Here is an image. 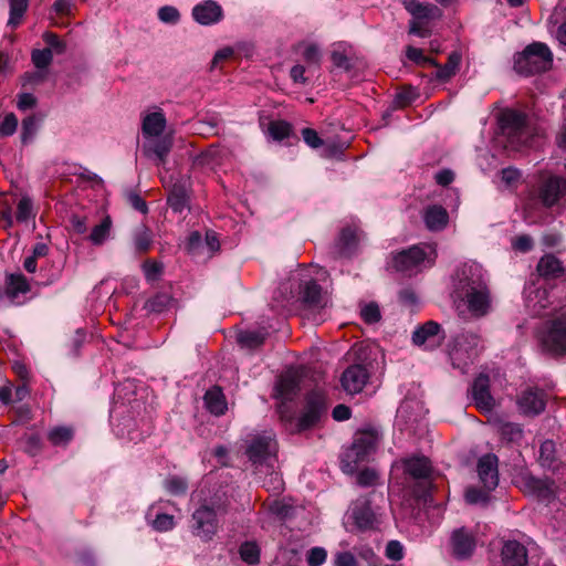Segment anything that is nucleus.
I'll return each instance as SVG.
<instances>
[{"instance_id":"nucleus-1","label":"nucleus","mask_w":566,"mask_h":566,"mask_svg":"<svg viewBox=\"0 0 566 566\" xmlns=\"http://www.w3.org/2000/svg\"><path fill=\"white\" fill-rule=\"evenodd\" d=\"M453 293L461 314L480 318L492 308V296L486 271L481 264L468 261L457 268L453 277Z\"/></svg>"},{"instance_id":"nucleus-2","label":"nucleus","mask_w":566,"mask_h":566,"mask_svg":"<svg viewBox=\"0 0 566 566\" xmlns=\"http://www.w3.org/2000/svg\"><path fill=\"white\" fill-rule=\"evenodd\" d=\"M226 513V502L214 495L203 499L191 515V532L200 539L208 542L217 534L219 516Z\"/></svg>"},{"instance_id":"nucleus-3","label":"nucleus","mask_w":566,"mask_h":566,"mask_svg":"<svg viewBox=\"0 0 566 566\" xmlns=\"http://www.w3.org/2000/svg\"><path fill=\"white\" fill-rule=\"evenodd\" d=\"M378 441L377 431H358L354 437L352 447L342 457L343 472L347 474L355 473L363 462L368 461L370 454L376 450Z\"/></svg>"},{"instance_id":"nucleus-4","label":"nucleus","mask_w":566,"mask_h":566,"mask_svg":"<svg viewBox=\"0 0 566 566\" xmlns=\"http://www.w3.org/2000/svg\"><path fill=\"white\" fill-rule=\"evenodd\" d=\"M553 53L549 48L541 42H534L517 53L514 59V69L522 75H533L551 69Z\"/></svg>"},{"instance_id":"nucleus-5","label":"nucleus","mask_w":566,"mask_h":566,"mask_svg":"<svg viewBox=\"0 0 566 566\" xmlns=\"http://www.w3.org/2000/svg\"><path fill=\"white\" fill-rule=\"evenodd\" d=\"M436 250L431 245H413L392 256V266L400 272H412L433 264Z\"/></svg>"},{"instance_id":"nucleus-6","label":"nucleus","mask_w":566,"mask_h":566,"mask_svg":"<svg viewBox=\"0 0 566 566\" xmlns=\"http://www.w3.org/2000/svg\"><path fill=\"white\" fill-rule=\"evenodd\" d=\"M325 274L318 268L308 266L295 271L291 281L298 284L302 301L310 306H318L322 301L321 286L316 283V279H321Z\"/></svg>"},{"instance_id":"nucleus-7","label":"nucleus","mask_w":566,"mask_h":566,"mask_svg":"<svg viewBox=\"0 0 566 566\" xmlns=\"http://www.w3.org/2000/svg\"><path fill=\"white\" fill-rule=\"evenodd\" d=\"M539 343L544 350L554 356L566 354V313L546 323L539 334Z\"/></svg>"},{"instance_id":"nucleus-8","label":"nucleus","mask_w":566,"mask_h":566,"mask_svg":"<svg viewBox=\"0 0 566 566\" xmlns=\"http://www.w3.org/2000/svg\"><path fill=\"white\" fill-rule=\"evenodd\" d=\"M276 441L272 432H264L255 436L247 449V455L253 465L259 467H273V461L276 454Z\"/></svg>"},{"instance_id":"nucleus-9","label":"nucleus","mask_w":566,"mask_h":566,"mask_svg":"<svg viewBox=\"0 0 566 566\" xmlns=\"http://www.w3.org/2000/svg\"><path fill=\"white\" fill-rule=\"evenodd\" d=\"M500 127L502 134L507 137L511 148L517 149L525 143L527 133L524 114L513 109L502 112L500 116Z\"/></svg>"},{"instance_id":"nucleus-10","label":"nucleus","mask_w":566,"mask_h":566,"mask_svg":"<svg viewBox=\"0 0 566 566\" xmlns=\"http://www.w3.org/2000/svg\"><path fill=\"white\" fill-rule=\"evenodd\" d=\"M476 547V537L467 527L454 528L449 536L447 551L457 560H467L472 557Z\"/></svg>"},{"instance_id":"nucleus-11","label":"nucleus","mask_w":566,"mask_h":566,"mask_svg":"<svg viewBox=\"0 0 566 566\" xmlns=\"http://www.w3.org/2000/svg\"><path fill=\"white\" fill-rule=\"evenodd\" d=\"M480 337L474 333H462L454 338L450 358L454 367L463 368L478 355Z\"/></svg>"},{"instance_id":"nucleus-12","label":"nucleus","mask_w":566,"mask_h":566,"mask_svg":"<svg viewBox=\"0 0 566 566\" xmlns=\"http://www.w3.org/2000/svg\"><path fill=\"white\" fill-rule=\"evenodd\" d=\"M326 397L321 390H313L306 397L304 411L298 418V429L306 430L315 426L323 415L326 413Z\"/></svg>"},{"instance_id":"nucleus-13","label":"nucleus","mask_w":566,"mask_h":566,"mask_svg":"<svg viewBox=\"0 0 566 566\" xmlns=\"http://www.w3.org/2000/svg\"><path fill=\"white\" fill-rule=\"evenodd\" d=\"M566 193V179L558 176L544 178L537 187V198L541 203L551 208Z\"/></svg>"},{"instance_id":"nucleus-14","label":"nucleus","mask_w":566,"mask_h":566,"mask_svg":"<svg viewBox=\"0 0 566 566\" xmlns=\"http://www.w3.org/2000/svg\"><path fill=\"white\" fill-rule=\"evenodd\" d=\"M172 148V137L168 135H161L159 137H150L144 139L142 145L143 155L149 160L154 161L155 165H165L167 157Z\"/></svg>"},{"instance_id":"nucleus-15","label":"nucleus","mask_w":566,"mask_h":566,"mask_svg":"<svg viewBox=\"0 0 566 566\" xmlns=\"http://www.w3.org/2000/svg\"><path fill=\"white\" fill-rule=\"evenodd\" d=\"M516 403L521 413L537 416L545 409L546 396L541 389L527 388L520 394Z\"/></svg>"},{"instance_id":"nucleus-16","label":"nucleus","mask_w":566,"mask_h":566,"mask_svg":"<svg viewBox=\"0 0 566 566\" xmlns=\"http://www.w3.org/2000/svg\"><path fill=\"white\" fill-rule=\"evenodd\" d=\"M444 339V334L438 323L429 321L419 326L412 334V342L418 346H424L428 349L438 347Z\"/></svg>"},{"instance_id":"nucleus-17","label":"nucleus","mask_w":566,"mask_h":566,"mask_svg":"<svg viewBox=\"0 0 566 566\" xmlns=\"http://www.w3.org/2000/svg\"><path fill=\"white\" fill-rule=\"evenodd\" d=\"M368 379L367 368L360 364H355L344 370L340 382L347 394L355 395L364 389Z\"/></svg>"},{"instance_id":"nucleus-18","label":"nucleus","mask_w":566,"mask_h":566,"mask_svg":"<svg viewBox=\"0 0 566 566\" xmlns=\"http://www.w3.org/2000/svg\"><path fill=\"white\" fill-rule=\"evenodd\" d=\"M352 515L360 530H371L379 523L377 513L370 507V502L366 497L358 499L354 503Z\"/></svg>"},{"instance_id":"nucleus-19","label":"nucleus","mask_w":566,"mask_h":566,"mask_svg":"<svg viewBox=\"0 0 566 566\" xmlns=\"http://www.w3.org/2000/svg\"><path fill=\"white\" fill-rule=\"evenodd\" d=\"M478 475L480 482L488 491L494 490L499 484L497 458L494 454H485L478 462Z\"/></svg>"},{"instance_id":"nucleus-20","label":"nucleus","mask_w":566,"mask_h":566,"mask_svg":"<svg viewBox=\"0 0 566 566\" xmlns=\"http://www.w3.org/2000/svg\"><path fill=\"white\" fill-rule=\"evenodd\" d=\"M472 398L475 406L483 411H491L495 406V400L490 394V378L481 374L472 385Z\"/></svg>"},{"instance_id":"nucleus-21","label":"nucleus","mask_w":566,"mask_h":566,"mask_svg":"<svg viewBox=\"0 0 566 566\" xmlns=\"http://www.w3.org/2000/svg\"><path fill=\"white\" fill-rule=\"evenodd\" d=\"M552 303L546 286H528L525 290V304L533 315H542Z\"/></svg>"},{"instance_id":"nucleus-22","label":"nucleus","mask_w":566,"mask_h":566,"mask_svg":"<svg viewBox=\"0 0 566 566\" xmlns=\"http://www.w3.org/2000/svg\"><path fill=\"white\" fill-rule=\"evenodd\" d=\"M193 19L202 25H210L218 23L222 17V8L212 0H206L192 9Z\"/></svg>"},{"instance_id":"nucleus-23","label":"nucleus","mask_w":566,"mask_h":566,"mask_svg":"<svg viewBox=\"0 0 566 566\" xmlns=\"http://www.w3.org/2000/svg\"><path fill=\"white\" fill-rule=\"evenodd\" d=\"M501 558L504 566H526L527 551L517 541H506L501 551Z\"/></svg>"},{"instance_id":"nucleus-24","label":"nucleus","mask_w":566,"mask_h":566,"mask_svg":"<svg viewBox=\"0 0 566 566\" xmlns=\"http://www.w3.org/2000/svg\"><path fill=\"white\" fill-rule=\"evenodd\" d=\"M405 9L415 20L430 21L441 17V10L432 3H422L418 0H402Z\"/></svg>"},{"instance_id":"nucleus-25","label":"nucleus","mask_w":566,"mask_h":566,"mask_svg":"<svg viewBox=\"0 0 566 566\" xmlns=\"http://www.w3.org/2000/svg\"><path fill=\"white\" fill-rule=\"evenodd\" d=\"M166 117L161 111L148 113L143 117L142 134L143 138L159 137L166 128Z\"/></svg>"},{"instance_id":"nucleus-26","label":"nucleus","mask_w":566,"mask_h":566,"mask_svg":"<svg viewBox=\"0 0 566 566\" xmlns=\"http://www.w3.org/2000/svg\"><path fill=\"white\" fill-rule=\"evenodd\" d=\"M298 389V379L296 375L294 373L289 371L277 379L274 388V397L276 399L287 401L293 399V397L297 394Z\"/></svg>"},{"instance_id":"nucleus-27","label":"nucleus","mask_w":566,"mask_h":566,"mask_svg":"<svg viewBox=\"0 0 566 566\" xmlns=\"http://www.w3.org/2000/svg\"><path fill=\"white\" fill-rule=\"evenodd\" d=\"M426 227L430 231L443 230L449 221V214L442 206L433 205L423 210L422 214Z\"/></svg>"},{"instance_id":"nucleus-28","label":"nucleus","mask_w":566,"mask_h":566,"mask_svg":"<svg viewBox=\"0 0 566 566\" xmlns=\"http://www.w3.org/2000/svg\"><path fill=\"white\" fill-rule=\"evenodd\" d=\"M403 468L413 479L426 480L430 476L431 464L426 457H412L403 461Z\"/></svg>"},{"instance_id":"nucleus-29","label":"nucleus","mask_w":566,"mask_h":566,"mask_svg":"<svg viewBox=\"0 0 566 566\" xmlns=\"http://www.w3.org/2000/svg\"><path fill=\"white\" fill-rule=\"evenodd\" d=\"M537 272L545 279H557L564 274L565 268L555 255L545 254L537 264Z\"/></svg>"},{"instance_id":"nucleus-30","label":"nucleus","mask_w":566,"mask_h":566,"mask_svg":"<svg viewBox=\"0 0 566 566\" xmlns=\"http://www.w3.org/2000/svg\"><path fill=\"white\" fill-rule=\"evenodd\" d=\"M538 462L543 468L552 471H557L563 468L566 471V465L559 467L556 455V447L553 440H545L539 447Z\"/></svg>"},{"instance_id":"nucleus-31","label":"nucleus","mask_w":566,"mask_h":566,"mask_svg":"<svg viewBox=\"0 0 566 566\" xmlns=\"http://www.w3.org/2000/svg\"><path fill=\"white\" fill-rule=\"evenodd\" d=\"M203 400L206 408L216 416L223 415L228 408L226 397L221 388L217 386L207 390Z\"/></svg>"},{"instance_id":"nucleus-32","label":"nucleus","mask_w":566,"mask_h":566,"mask_svg":"<svg viewBox=\"0 0 566 566\" xmlns=\"http://www.w3.org/2000/svg\"><path fill=\"white\" fill-rule=\"evenodd\" d=\"M168 205L175 212H182L188 207L187 188L181 182H175L168 195Z\"/></svg>"},{"instance_id":"nucleus-33","label":"nucleus","mask_w":566,"mask_h":566,"mask_svg":"<svg viewBox=\"0 0 566 566\" xmlns=\"http://www.w3.org/2000/svg\"><path fill=\"white\" fill-rule=\"evenodd\" d=\"M113 222L109 216L104 217L88 234V241L96 247L103 245L112 234Z\"/></svg>"},{"instance_id":"nucleus-34","label":"nucleus","mask_w":566,"mask_h":566,"mask_svg":"<svg viewBox=\"0 0 566 566\" xmlns=\"http://www.w3.org/2000/svg\"><path fill=\"white\" fill-rule=\"evenodd\" d=\"M358 240L359 238L356 229H343L337 241V248L339 253L344 255L350 254L354 251Z\"/></svg>"},{"instance_id":"nucleus-35","label":"nucleus","mask_w":566,"mask_h":566,"mask_svg":"<svg viewBox=\"0 0 566 566\" xmlns=\"http://www.w3.org/2000/svg\"><path fill=\"white\" fill-rule=\"evenodd\" d=\"M29 290H30L29 282L25 279V276L22 275L21 273L10 274L7 277V293L10 296L14 297L18 294L29 292Z\"/></svg>"},{"instance_id":"nucleus-36","label":"nucleus","mask_w":566,"mask_h":566,"mask_svg":"<svg viewBox=\"0 0 566 566\" xmlns=\"http://www.w3.org/2000/svg\"><path fill=\"white\" fill-rule=\"evenodd\" d=\"M266 335H268L266 332L263 329H261V331H243L238 334V342L244 347L255 348V347L260 346L261 344H263Z\"/></svg>"},{"instance_id":"nucleus-37","label":"nucleus","mask_w":566,"mask_h":566,"mask_svg":"<svg viewBox=\"0 0 566 566\" xmlns=\"http://www.w3.org/2000/svg\"><path fill=\"white\" fill-rule=\"evenodd\" d=\"M501 438L507 442L518 443L523 439V429L514 422H504L499 427Z\"/></svg>"},{"instance_id":"nucleus-38","label":"nucleus","mask_w":566,"mask_h":566,"mask_svg":"<svg viewBox=\"0 0 566 566\" xmlns=\"http://www.w3.org/2000/svg\"><path fill=\"white\" fill-rule=\"evenodd\" d=\"M460 62L461 55L455 52L451 53L449 55L447 64L438 69L436 74L437 78H439L440 81H448L458 71Z\"/></svg>"},{"instance_id":"nucleus-39","label":"nucleus","mask_w":566,"mask_h":566,"mask_svg":"<svg viewBox=\"0 0 566 566\" xmlns=\"http://www.w3.org/2000/svg\"><path fill=\"white\" fill-rule=\"evenodd\" d=\"M28 9V0H10V17L8 25L17 28Z\"/></svg>"},{"instance_id":"nucleus-40","label":"nucleus","mask_w":566,"mask_h":566,"mask_svg":"<svg viewBox=\"0 0 566 566\" xmlns=\"http://www.w3.org/2000/svg\"><path fill=\"white\" fill-rule=\"evenodd\" d=\"M164 486L171 495H184L188 490V481L182 476L171 475L165 480Z\"/></svg>"},{"instance_id":"nucleus-41","label":"nucleus","mask_w":566,"mask_h":566,"mask_svg":"<svg viewBox=\"0 0 566 566\" xmlns=\"http://www.w3.org/2000/svg\"><path fill=\"white\" fill-rule=\"evenodd\" d=\"M31 61L35 69L46 71L53 61V52L51 49H35L31 53Z\"/></svg>"},{"instance_id":"nucleus-42","label":"nucleus","mask_w":566,"mask_h":566,"mask_svg":"<svg viewBox=\"0 0 566 566\" xmlns=\"http://www.w3.org/2000/svg\"><path fill=\"white\" fill-rule=\"evenodd\" d=\"M134 245L138 252H146L151 245V233L145 228H138L134 233Z\"/></svg>"},{"instance_id":"nucleus-43","label":"nucleus","mask_w":566,"mask_h":566,"mask_svg":"<svg viewBox=\"0 0 566 566\" xmlns=\"http://www.w3.org/2000/svg\"><path fill=\"white\" fill-rule=\"evenodd\" d=\"M241 558L248 564H258L260 560V549L255 543L247 542L240 547Z\"/></svg>"},{"instance_id":"nucleus-44","label":"nucleus","mask_w":566,"mask_h":566,"mask_svg":"<svg viewBox=\"0 0 566 566\" xmlns=\"http://www.w3.org/2000/svg\"><path fill=\"white\" fill-rule=\"evenodd\" d=\"M40 118L35 115L28 116L22 122V134L21 139L23 143H28L35 134Z\"/></svg>"},{"instance_id":"nucleus-45","label":"nucleus","mask_w":566,"mask_h":566,"mask_svg":"<svg viewBox=\"0 0 566 566\" xmlns=\"http://www.w3.org/2000/svg\"><path fill=\"white\" fill-rule=\"evenodd\" d=\"M158 19L167 24H176L180 20V13L172 6H164L158 10Z\"/></svg>"},{"instance_id":"nucleus-46","label":"nucleus","mask_w":566,"mask_h":566,"mask_svg":"<svg viewBox=\"0 0 566 566\" xmlns=\"http://www.w3.org/2000/svg\"><path fill=\"white\" fill-rule=\"evenodd\" d=\"M72 439V430L65 427H57L49 432V440L53 444H64Z\"/></svg>"},{"instance_id":"nucleus-47","label":"nucleus","mask_w":566,"mask_h":566,"mask_svg":"<svg viewBox=\"0 0 566 566\" xmlns=\"http://www.w3.org/2000/svg\"><path fill=\"white\" fill-rule=\"evenodd\" d=\"M42 39L49 45L48 49H51L52 52H55L56 54H62L65 52V42L60 40L55 33L46 31L43 33Z\"/></svg>"},{"instance_id":"nucleus-48","label":"nucleus","mask_w":566,"mask_h":566,"mask_svg":"<svg viewBox=\"0 0 566 566\" xmlns=\"http://www.w3.org/2000/svg\"><path fill=\"white\" fill-rule=\"evenodd\" d=\"M327 558V552L323 547H313L306 554L308 566H322Z\"/></svg>"},{"instance_id":"nucleus-49","label":"nucleus","mask_w":566,"mask_h":566,"mask_svg":"<svg viewBox=\"0 0 566 566\" xmlns=\"http://www.w3.org/2000/svg\"><path fill=\"white\" fill-rule=\"evenodd\" d=\"M291 126L283 120L272 122L269 132L274 139L281 140L290 135Z\"/></svg>"},{"instance_id":"nucleus-50","label":"nucleus","mask_w":566,"mask_h":566,"mask_svg":"<svg viewBox=\"0 0 566 566\" xmlns=\"http://www.w3.org/2000/svg\"><path fill=\"white\" fill-rule=\"evenodd\" d=\"M221 150L217 147H210L207 151L197 157L196 163L199 165L213 166L220 164Z\"/></svg>"},{"instance_id":"nucleus-51","label":"nucleus","mask_w":566,"mask_h":566,"mask_svg":"<svg viewBox=\"0 0 566 566\" xmlns=\"http://www.w3.org/2000/svg\"><path fill=\"white\" fill-rule=\"evenodd\" d=\"M269 511L280 520H285L292 514L293 507L283 501H274L270 504Z\"/></svg>"},{"instance_id":"nucleus-52","label":"nucleus","mask_w":566,"mask_h":566,"mask_svg":"<svg viewBox=\"0 0 566 566\" xmlns=\"http://www.w3.org/2000/svg\"><path fill=\"white\" fill-rule=\"evenodd\" d=\"M33 217L32 202L29 198H22L17 208V219L20 222H27Z\"/></svg>"},{"instance_id":"nucleus-53","label":"nucleus","mask_w":566,"mask_h":566,"mask_svg":"<svg viewBox=\"0 0 566 566\" xmlns=\"http://www.w3.org/2000/svg\"><path fill=\"white\" fill-rule=\"evenodd\" d=\"M378 472L375 469H365L357 474V483L360 486H373L378 481Z\"/></svg>"},{"instance_id":"nucleus-54","label":"nucleus","mask_w":566,"mask_h":566,"mask_svg":"<svg viewBox=\"0 0 566 566\" xmlns=\"http://www.w3.org/2000/svg\"><path fill=\"white\" fill-rule=\"evenodd\" d=\"M151 525L158 532L169 531L175 526L174 516L169 514H157Z\"/></svg>"},{"instance_id":"nucleus-55","label":"nucleus","mask_w":566,"mask_h":566,"mask_svg":"<svg viewBox=\"0 0 566 566\" xmlns=\"http://www.w3.org/2000/svg\"><path fill=\"white\" fill-rule=\"evenodd\" d=\"M18 127V118L13 113H9L4 116L2 123L0 124V135L1 136H11L15 133Z\"/></svg>"},{"instance_id":"nucleus-56","label":"nucleus","mask_w":566,"mask_h":566,"mask_svg":"<svg viewBox=\"0 0 566 566\" xmlns=\"http://www.w3.org/2000/svg\"><path fill=\"white\" fill-rule=\"evenodd\" d=\"M360 315L368 324L377 323L380 319V311L378 305L375 303L365 305L360 311Z\"/></svg>"},{"instance_id":"nucleus-57","label":"nucleus","mask_w":566,"mask_h":566,"mask_svg":"<svg viewBox=\"0 0 566 566\" xmlns=\"http://www.w3.org/2000/svg\"><path fill=\"white\" fill-rule=\"evenodd\" d=\"M489 492L486 489L470 488L465 492V500L470 504L485 503L489 499Z\"/></svg>"},{"instance_id":"nucleus-58","label":"nucleus","mask_w":566,"mask_h":566,"mask_svg":"<svg viewBox=\"0 0 566 566\" xmlns=\"http://www.w3.org/2000/svg\"><path fill=\"white\" fill-rule=\"evenodd\" d=\"M533 486L538 491V495L543 499H549L554 495L553 482L546 480H534Z\"/></svg>"},{"instance_id":"nucleus-59","label":"nucleus","mask_w":566,"mask_h":566,"mask_svg":"<svg viewBox=\"0 0 566 566\" xmlns=\"http://www.w3.org/2000/svg\"><path fill=\"white\" fill-rule=\"evenodd\" d=\"M386 556L391 560H400L403 557V546L398 541H390L386 546Z\"/></svg>"},{"instance_id":"nucleus-60","label":"nucleus","mask_w":566,"mask_h":566,"mask_svg":"<svg viewBox=\"0 0 566 566\" xmlns=\"http://www.w3.org/2000/svg\"><path fill=\"white\" fill-rule=\"evenodd\" d=\"M143 270L148 281H155L159 277L163 266L155 261H146L143 265Z\"/></svg>"},{"instance_id":"nucleus-61","label":"nucleus","mask_w":566,"mask_h":566,"mask_svg":"<svg viewBox=\"0 0 566 566\" xmlns=\"http://www.w3.org/2000/svg\"><path fill=\"white\" fill-rule=\"evenodd\" d=\"M334 566H357V559L350 552H338L334 556Z\"/></svg>"},{"instance_id":"nucleus-62","label":"nucleus","mask_w":566,"mask_h":566,"mask_svg":"<svg viewBox=\"0 0 566 566\" xmlns=\"http://www.w3.org/2000/svg\"><path fill=\"white\" fill-rule=\"evenodd\" d=\"M302 137L304 139V142L312 148H318L319 146L323 145V140L319 138L318 134L316 130L312 129V128H303L302 132Z\"/></svg>"},{"instance_id":"nucleus-63","label":"nucleus","mask_w":566,"mask_h":566,"mask_svg":"<svg viewBox=\"0 0 566 566\" xmlns=\"http://www.w3.org/2000/svg\"><path fill=\"white\" fill-rule=\"evenodd\" d=\"M126 201L135 210H137L142 213L147 212V205H146L145 200L138 193L133 192V191L128 192L126 195Z\"/></svg>"},{"instance_id":"nucleus-64","label":"nucleus","mask_w":566,"mask_h":566,"mask_svg":"<svg viewBox=\"0 0 566 566\" xmlns=\"http://www.w3.org/2000/svg\"><path fill=\"white\" fill-rule=\"evenodd\" d=\"M36 105V98L33 94L22 93L18 95L17 106L20 111H28Z\"/></svg>"}]
</instances>
